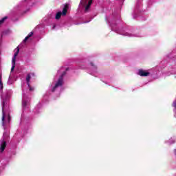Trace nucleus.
Here are the masks:
<instances>
[{
  "label": "nucleus",
  "mask_w": 176,
  "mask_h": 176,
  "mask_svg": "<svg viewBox=\"0 0 176 176\" xmlns=\"http://www.w3.org/2000/svg\"><path fill=\"white\" fill-rule=\"evenodd\" d=\"M69 69V67H62L58 70L56 75V78H58V79L56 80L55 78L50 85L49 91H51V93H55V94L60 96L61 91L64 90V76H65Z\"/></svg>",
  "instance_id": "7ed1b4c3"
},
{
  "label": "nucleus",
  "mask_w": 176,
  "mask_h": 176,
  "mask_svg": "<svg viewBox=\"0 0 176 176\" xmlns=\"http://www.w3.org/2000/svg\"><path fill=\"white\" fill-rule=\"evenodd\" d=\"M30 80H31V75L28 74L26 76V82L29 89H25L24 85H22V114L21 123H24V120H25L24 116L27 112H29L31 107V94H30V91H34V88L30 85Z\"/></svg>",
  "instance_id": "f03ea898"
},
{
  "label": "nucleus",
  "mask_w": 176,
  "mask_h": 176,
  "mask_svg": "<svg viewBox=\"0 0 176 176\" xmlns=\"http://www.w3.org/2000/svg\"><path fill=\"white\" fill-rule=\"evenodd\" d=\"M9 137V134L8 131H4L3 135V140H0V151L1 152H3L5 148H6V141L8 140V138Z\"/></svg>",
  "instance_id": "1a4fd4ad"
},
{
  "label": "nucleus",
  "mask_w": 176,
  "mask_h": 176,
  "mask_svg": "<svg viewBox=\"0 0 176 176\" xmlns=\"http://www.w3.org/2000/svg\"><path fill=\"white\" fill-rule=\"evenodd\" d=\"M42 3H43V2L40 0H36V2H34V0H22L19 4V8L23 10L24 13H27L33 6L42 5Z\"/></svg>",
  "instance_id": "20e7f679"
},
{
  "label": "nucleus",
  "mask_w": 176,
  "mask_h": 176,
  "mask_svg": "<svg viewBox=\"0 0 176 176\" xmlns=\"http://www.w3.org/2000/svg\"><path fill=\"white\" fill-rule=\"evenodd\" d=\"M34 32H35V30L28 34V35L23 41V43H25L28 41V39H30V38H31V36L34 35Z\"/></svg>",
  "instance_id": "f8f14e48"
},
{
  "label": "nucleus",
  "mask_w": 176,
  "mask_h": 176,
  "mask_svg": "<svg viewBox=\"0 0 176 176\" xmlns=\"http://www.w3.org/2000/svg\"><path fill=\"white\" fill-rule=\"evenodd\" d=\"M80 65L81 69H90L89 72L90 75H94L97 72V66L93 62H90L88 58L81 60Z\"/></svg>",
  "instance_id": "423d86ee"
},
{
  "label": "nucleus",
  "mask_w": 176,
  "mask_h": 176,
  "mask_svg": "<svg viewBox=\"0 0 176 176\" xmlns=\"http://www.w3.org/2000/svg\"><path fill=\"white\" fill-rule=\"evenodd\" d=\"M20 50H17L16 52L14 54V56L12 58V67L10 74L8 80V85H13L16 80L17 79V75L14 72V68L16 67V58H17V56L19 55V52Z\"/></svg>",
  "instance_id": "39448f33"
},
{
  "label": "nucleus",
  "mask_w": 176,
  "mask_h": 176,
  "mask_svg": "<svg viewBox=\"0 0 176 176\" xmlns=\"http://www.w3.org/2000/svg\"><path fill=\"white\" fill-rule=\"evenodd\" d=\"M175 139L171 138L170 139H169V140L168 141V144L169 145H171V144H175Z\"/></svg>",
  "instance_id": "4468645a"
},
{
  "label": "nucleus",
  "mask_w": 176,
  "mask_h": 176,
  "mask_svg": "<svg viewBox=\"0 0 176 176\" xmlns=\"http://www.w3.org/2000/svg\"><path fill=\"white\" fill-rule=\"evenodd\" d=\"M170 74L168 73L166 74V76H170V75H171V74L173 75V74H175V72H174V70L170 71Z\"/></svg>",
  "instance_id": "dca6fc26"
},
{
  "label": "nucleus",
  "mask_w": 176,
  "mask_h": 176,
  "mask_svg": "<svg viewBox=\"0 0 176 176\" xmlns=\"http://www.w3.org/2000/svg\"><path fill=\"white\" fill-rule=\"evenodd\" d=\"M92 19H93V18H91L89 21H84V23H90V21H91Z\"/></svg>",
  "instance_id": "a211bd4d"
},
{
  "label": "nucleus",
  "mask_w": 176,
  "mask_h": 176,
  "mask_svg": "<svg viewBox=\"0 0 176 176\" xmlns=\"http://www.w3.org/2000/svg\"><path fill=\"white\" fill-rule=\"evenodd\" d=\"M38 28H39V25L36 26V30H38Z\"/></svg>",
  "instance_id": "412c9836"
},
{
  "label": "nucleus",
  "mask_w": 176,
  "mask_h": 176,
  "mask_svg": "<svg viewBox=\"0 0 176 176\" xmlns=\"http://www.w3.org/2000/svg\"><path fill=\"white\" fill-rule=\"evenodd\" d=\"M138 74V75H140V76H149V74L151 73H149L148 72H146L145 70L139 69Z\"/></svg>",
  "instance_id": "9b49d317"
},
{
  "label": "nucleus",
  "mask_w": 176,
  "mask_h": 176,
  "mask_svg": "<svg viewBox=\"0 0 176 176\" xmlns=\"http://www.w3.org/2000/svg\"><path fill=\"white\" fill-rule=\"evenodd\" d=\"M56 25L54 24V25H53V27H52V30H56Z\"/></svg>",
  "instance_id": "6ab92c4d"
},
{
  "label": "nucleus",
  "mask_w": 176,
  "mask_h": 176,
  "mask_svg": "<svg viewBox=\"0 0 176 176\" xmlns=\"http://www.w3.org/2000/svg\"><path fill=\"white\" fill-rule=\"evenodd\" d=\"M107 80H102V82H104V83H106V85H109V83H112V80H111V79H109V78H107Z\"/></svg>",
  "instance_id": "2eb2a0df"
},
{
  "label": "nucleus",
  "mask_w": 176,
  "mask_h": 176,
  "mask_svg": "<svg viewBox=\"0 0 176 176\" xmlns=\"http://www.w3.org/2000/svg\"><path fill=\"white\" fill-rule=\"evenodd\" d=\"M106 21L107 24L109 25L111 31L119 34L120 35H123L124 36H129V38H141L140 34H134L130 32V30L127 28H123L122 29H119L118 27V23L120 21V14L118 11H109L106 15Z\"/></svg>",
  "instance_id": "f257e3e1"
},
{
  "label": "nucleus",
  "mask_w": 176,
  "mask_h": 176,
  "mask_svg": "<svg viewBox=\"0 0 176 176\" xmlns=\"http://www.w3.org/2000/svg\"><path fill=\"white\" fill-rule=\"evenodd\" d=\"M47 94L44 96V98H47Z\"/></svg>",
  "instance_id": "aec40b11"
},
{
  "label": "nucleus",
  "mask_w": 176,
  "mask_h": 176,
  "mask_svg": "<svg viewBox=\"0 0 176 176\" xmlns=\"http://www.w3.org/2000/svg\"><path fill=\"white\" fill-rule=\"evenodd\" d=\"M141 8H142V0H137L136 6L133 13V19L138 17L139 13H141Z\"/></svg>",
  "instance_id": "6e6552de"
},
{
  "label": "nucleus",
  "mask_w": 176,
  "mask_h": 176,
  "mask_svg": "<svg viewBox=\"0 0 176 176\" xmlns=\"http://www.w3.org/2000/svg\"><path fill=\"white\" fill-rule=\"evenodd\" d=\"M68 12V4L65 5L63 12H58L55 16V20H60L62 16H65Z\"/></svg>",
  "instance_id": "9d476101"
},
{
  "label": "nucleus",
  "mask_w": 176,
  "mask_h": 176,
  "mask_svg": "<svg viewBox=\"0 0 176 176\" xmlns=\"http://www.w3.org/2000/svg\"><path fill=\"white\" fill-rule=\"evenodd\" d=\"M93 3V0H80L78 6V9L82 10L84 13H89L90 12V8Z\"/></svg>",
  "instance_id": "0eeeda50"
},
{
  "label": "nucleus",
  "mask_w": 176,
  "mask_h": 176,
  "mask_svg": "<svg viewBox=\"0 0 176 176\" xmlns=\"http://www.w3.org/2000/svg\"><path fill=\"white\" fill-rule=\"evenodd\" d=\"M41 108H42V104L38 103V104L36 105V107H35V109H34V112H35V113H39V112H41V111H39V109H41Z\"/></svg>",
  "instance_id": "ddd939ff"
},
{
  "label": "nucleus",
  "mask_w": 176,
  "mask_h": 176,
  "mask_svg": "<svg viewBox=\"0 0 176 176\" xmlns=\"http://www.w3.org/2000/svg\"><path fill=\"white\" fill-rule=\"evenodd\" d=\"M5 170V166H0V173H2Z\"/></svg>",
  "instance_id": "f3484780"
}]
</instances>
